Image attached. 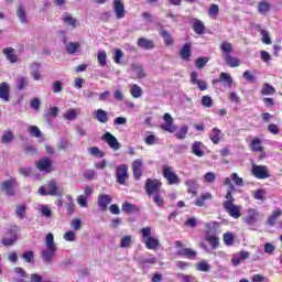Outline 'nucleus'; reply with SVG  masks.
<instances>
[{"label": "nucleus", "instance_id": "22", "mask_svg": "<svg viewBox=\"0 0 282 282\" xmlns=\"http://www.w3.org/2000/svg\"><path fill=\"white\" fill-rule=\"evenodd\" d=\"M137 263L141 267L144 268V265H155L158 263V258L153 257L150 254L148 258H138Z\"/></svg>", "mask_w": 282, "mask_h": 282}, {"label": "nucleus", "instance_id": "10", "mask_svg": "<svg viewBox=\"0 0 282 282\" xmlns=\"http://www.w3.org/2000/svg\"><path fill=\"white\" fill-rule=\"evenodd\" d=\"M112 10L117 19H124L127 10H124V2L122 0H113Z\"/></svg>", "mask_w": 282, "mask_h": 282}, {"label": "nucleus", "instance_id": "28", "mask_svg": "<svg viewBox=\"0 0 282 282\" xmlns=\"http://www.w3.org/2000/svg\"><path fill=\"white\" fill-rule=\"evenodd\" d=\"M261 144H263L261 139L254 138L253 140H251L249 147H250L251 151H254L256 153H262L263 145H261Z\"/></svg>", "mask_w": 282, "mask_h": 282}, {"label": "nucleus", "instance_id": "49", "mask_svg": "<svg viewBox=\"0 0 282 282\" xmlns=\"http://www.w3.org/2000/svg\"><path fill=\"white\" fill-rule=\"evenodd\" d=\"M28 87V78L25 77H19L17 80V89L19 91H23V89Z\"/></svg>", "mask_w": 282, "mask_h": 282}, {"label": "nucleus", "instance_id": "39", "mask_svg": "<svg viewBox=\"0 0 282 282\" xmlns=\"http://www.w3.org/2000/svg\"><path fill=\"white\" fill-rule=\"evenodd\" d=\"M196 270H198V272H210V263L206 260H202L196 263Z\"/></svg>", "mask_w": 282, "mask_h": 282}, {"label": "nucleus", "instance_id": "43", "mask_svg": "<svg viewBox=\"0 0 282 282\" xmlns=\"http://www.w3.org/2000/svg\"><path fill=\"white\" fill-rule=\"evenodd\" d=\"M88 153L89 155H93V158H102L105 155V152L98 147L88 148Z\"/></svg>", "mask_w": 282, "mask_h": 282}, {"label": "nucleus", "instance_id": "23", "mask_svg": "<svg viewBox=\"0 0 282 282\" xmlns=\"http://www.w3.org/2000/svg\"><path fill=\"white\" fill-rule=\"evenodd\" d=\"M58 36H59L62 43H64V45H66V51L68 52V54H72V40L69 39V36H67V32L59 31Z\"/></svg>", "mask_w": 282, "mask_h": 282}, {"label": "nucleus", "instance_id": "56", "mask_svg": "<svg viewBox=\"0 0 282 282\" xmlns=\"http://www.w3.org/2000/svg\"><path fill=\"white\" fill-rule=\"evenodd\" d=\"M53 94H61L63 91V82L56 80L52 84Z\"/></svg>", "mask_w": 282, "mask_h": 282}, {"label": "nucleus", "instance_id": "14", "mask_svg": "<svg viewBox=\"0 0 282 282\" xmlns=\"http://www.w3.org/2000/svg\"><path fill=\"white\" fill-rule=\"evenodd\" d=\"M93 118L97 122L105 124V123L109 122V112L105 111L104 109H97L94 111Z\"/></svg>", "mask_w": 282, "mask_h": 282}, {"label": "nucleus", "instance_id": "7", "mask_svg": "<svg viewBox=\"0 0 282 282\" xmlns=\"http://www.w3.org/2000/svg\"><path fill=\"white\" fill-rule=\"evenodd\" d=\"M116 175L118 184H127V180H129V167L127 166V164L119 165L117 167Z\"/></svg>", "mask_w": 282, "mask_h": 282}, {"label": "nucleus", "instance_id": "60", "mask_svg": "<svg viewBox=\"0 0 282 282\" xmlns=\"http://www.w3.org/2000/svg\"><path fill=\"white\" fill-rule=\"evenodd\" d=\"M131 236H123L120 241V248H129V246H131Z\"/></svg>", "mask_w": 282, "mask_h": 282}, {"label": "nucleus", "instance_id": "54", "mask_svg": "<svg viewBox=\"0 0 282 282\" xmlns=\"http://www.w3.org/2000/svg\"><path fill=\"white\" fill-rule=\"evenodd\" d=\"M87 197L85 195H79L76 199L77 204L79 205V208H87L89 206V203L87 202Z\"/></svg>", "mask_w": 282, "mask_h": 282}, {"label": "nucleus", "instance_id": "55", "mask_svg": "<svg viewBox=\"0 0 282 282\" xmlns=\"http://www.w3.org/2000/svg\"><path fill=\"white\" fill-rule=\"evenodd\" d=\"M217 176L215 175L214 172H207L204 176L203 180L206 182V184H213Z\"/></svg>", "mask_w": 282, "mask_h": 282}, {"label": "nucleus", "instance_id": "2", "mask_svg": "<svg viewBox=\"0 0 282 282\" xmlns=\"http://www.w3.org/2000/svg\"><path fill=\"white\" fill-rule=\"evenodd\" d=\"M163 177L167 181V184L170 186H173L175 184H180L181 180L180 176L173 171V167L169 165H163L162 167Z\"/></svg>", "mask_w": 282, "mask_h": 282}, {"label": "nucleus", "instance_id": "33", "mask_svg": "<svg viewBox=\"0 0 282 282\" xmlns=\"http://www.w3.org/2000/svg\"><path fill=\"white\" fill-rule=\"evenodd\" d=\"M209 199H213L212 193L202 194L200 197H198L195 200V206H198L199 208H202V206H204L206 204V202H208Z\"/></svg>", "mask_w": 282, "mask_h": 282}, {"label": "nucleus", "instance_id": "47", "mask_svg": "<svg viewBox=\"0 0 282 282\" xmlns=\"http://www.w3.org/2000/svg\"><path fill=\"white\" fill-rule=\"evenodd\" d=\"M40 213L42 217H45L46 219H50L52 217V209L47 205H42L40 207Z\"/></svg>", "mask_w": 282, "mask_h": 282}, {"label": "nucleus", "instance_id": "19", "mask_svg": "<svg viewBox=\"0 0 282 282\" xmlns=\"http://www.w3.org/2000/svg\"><path fill=\"white\" fill-rule=\"evenodd\" d=\"M259 220V212L256 209H249L247 217L245 218V223L248 224V226H254L257 221Z\"/></svg>", "mask_w": 282, "mask_h": 282}, {"label": "nucleus", "instance_id": "57", "mask_svg": "<svg viewBox=\"0 0 282 282\" xmlns=\"http://www.w3.org/2000/svg\"><path fill=\"white\" fill-rule=\"evenodd\" d=\"M25 210H26L25 205H22L15 208V215L18 219H25Z\"/></svg>", "mask_w": 282, "mask_h": 282}, {"label": "nucleus", "instance_id": "12", "mask_svg": "<svg viewBox=\"0 0 282 282\" xmlns=\"http://www.w3.org/2000/svg\"><path fill=\"white\" fill-rule=\"evenodd\" d=\"M35 166L37 171H44L45 173L52 172V161L47 158L36 161Z\"/></svg>", "mask_w": 282, "mask_h": 282}, {"label": "nucleus", "instance_id": "6", "mask_svg": "<svg viewBox=\"0 0 282 282\" xmlns=\"http://www.w3.org/2000/svg\"><path fill=\"white\" fill-rule=\"evenodd\" d=\"M160 186H162L160 180L148 178L145 181V192L148 195L158 194L160 192Z\"/></svg>", "mask_w": 282, "mask_h": 282}, {"label": "nucleus", "instance_id": "41", "mask_svg": "<svg viewBox=\"0 0 282 282\" xmlns=\"http://www.w3.org/2000/svg\"><path fill=\"white\" fill-rule=\"evenodd\" d=\"M130 94L132 98H140L142 96V88L138 84H134L130 87Z\"/></svg>", "mask_w": 282, "mask_h": 282}, {"label": "nucleus", "instance_id": "3", "mask_svg": "<svg viewBox=\"0 0 282 282\" xmlns=\"http://www.w3.org/2000/svg\"><path fill=\"white\" fill-rule=\"evenodd\" d=\"M251 175L257 180H268V177H270V170H268V166L265 165H257L252 163Z\"/></svg>", "mask_w": 282, "mask_h": 282}, {"label": "nucleus", "instance_id": "5", "mask_svg": "<svg viewBox=\"0 0 282 282\" xmlns=\"http://www.w3.org/2000/svg\"><path fill=\"white\" fill-rule=\"evenodd\" d=\"M101 140L104 142H106V144H108V147L112 150V151H119V149L122 147L120 144V142L118 141V139L111 134L110 132H106L102 134Z\"/></svg>", "mask_w": 282, "mask_h": 282}, {"label": "nucleus", "instance_id": "32", "mask_svg": "<svg viewBox=\"0 0 282 282\" xmlns=\"http://www.w3.org/2000/svg\"><path fill=\"white\" fill-rule=\"evenodd\" d=\"M46 189L48 195H53V196L61 195V188L58 187V185H56L54 181H51L47 183Z\"/></svg>", "mask_w": 282, "mask_h": 282}, {"label": "nucleus", "instance_id": "20", "mask_svg": "<svg viewBox=\"0 0 282 282\" xmlns=\"http://www.w3.org/2000/svg\"><path fill=\"white\" fill-rule=\"evenodd\" d=\"M257 32H260V36L262 37V43L264 45H272V40L270 39V32L268 30L262 29L261 24H256Z\"/></svg>", "mask_w": 282, "mask_h": 282}, {"label": "nucleus", "instance_id": "34", "mask_svg": "<svg viewBox=\"0 0 282 282\" xmlns=\"http://www.w3.org/2000/svg\"><path fill=\"white\" fill-rule=\"evenodd\" d=\"M205 239L206 241H208V243H210L213 250H216V248H219V237L213 234H207Z\"/></svg>", "mask_w": 282, "mask_h": 282}, {"label": "nucleus", "instance_id": "62", "mask_svg": "<svg viewBox=\"0 0 282 282\" xmlns=\"http://www.w3.org/2000/svg\"><path fill=\"white\" fill-rule=\"evenodd\" d=\"M209 58L208 57H198L196 59V67L198 69H202L205 65L208 64Z\"/></svg>", "mask_w": 282, "mask_h": 282}, {"label": "nucleus", "instance_id": "27", "mask_svg": "<svg viewBox=\"0 0 282 282\" xmlns=\"http://www.w3.org/2000/svg\"><path fill=\"white\" fill-rule=\"evenodd\" d=\"M272 10V4L268 0H262L258 3L259 14H268Z\"/></svg>", "mask_w": 282, "mask_h": 282}, {"label": "nucleus", "instance_id": "13", "mask_svg": "<svg viewBox=\"0 0 282 282\" xmlns=\"http://www.w3.org/2000/svg\"><path fill=\"white\" fill-rule=\"evenodd\" d=\"M144 166V161L142 159H137L132 162V172L134 180H140L142 177V167Z\"/></svg>", "mask_w": 282, "mask_h": 282}, {"label": "nucleus", "instance_id": "50", "mask_svg": "<svg viewBox=\"0 0 282 282\" xmlns=\"http://www.w3.org/2000/svg\"><path fill=\"white\" fill-rule=\"evenodd\" d=\"M200 105H203V107H206L207 109H210V107H213V98L208 95L203 96L200 99Z\"/></svg>", "mask_w": 282, "mask_h": 282}, {"label": "nucleus", "instance_id": "59", "mask_svg": "<svg viewBox=\"0 0 282 282\" xmlns=\"http://www.w3.org/2000/svg\"><path fill=\"white\" fill-rule=\"evenodd\" d=\"M29 133L33 138H41V129H39V127H36V126H30Z\"/></svg>", "mask_w": 282, "mask_h": 282}, {"label": "nucleus", "instance_id": "31", "mask_svg": "<svg viewBox=\"0 0 282 282\" xmlns=\"http://www.w3.org/2000/svg\"><path fill=\"white\" fill-rule=\"evenodd\" d=\"M209 139L212 140L213 144H219L221 141V130L218 128H213L212 132L209 133Z\"/></svg>", "mask_w": 282, "mask_h": 282}, {"label": "nucleus", "instance_id": "16", "mask_svg": "<svg viewBox=\"0 0 282 282\" xmlns=\"http://www.w3.org/2000/svg\"><path fill=\"white\" fill-rule=\"evenodd\" d=\"M57 248L46 247L41 253V257L44 263H52V259H54L56 254Z\"/></svg>", "mask_w": 282, "mask_h": 282}, {"label": "nucleus", "instance_id": "61", "mask_svg": "<svg viewBox=\"0 0 282 282\" xmlns=\"http://www.w3.org/2000/svg\"><path fill=\"white\" fill-rule=\"evenodd\" d=\"M186 133H188V126H183V127L176 132V138H178V140H184V138H186Z\"/></svg>", "mask_w": 282, "mask_h": 282}, {"label": "nucleus", "instance_id": "46", "mask_svg": "<svg viewBox=\"0 0 282 282\" xmlns=\"http://www.w3.org/2000/svg\"><path fill=\"white\" fill-rule=\"evenodd\" d=\"M14 140V135L12 134V131H4L1 137V143L2 144H10Z\"/></svg>", "mask_w": 282, "mask_h": 282}, {"label": "nucleus", "instance_id": "64", "mask_svg": "<svg viewBox=\"0 0 282 282\" xmlns=\"http://www.w3.org/2000/svg\"><path fill=\"white\" fill-rule=\"evenodd\" d=\"M231 180L236 184V186H243V180L239 177V174L234 172L231 174Z\"/></svg>", "mask_w": 282, "mask_h": 282}, {"label": "nucleus", "instance_id": "1", "mask_svg": "<svg viewBox=\"0 0 282 282\" xmlns=\"http://www.w3.org/2000/svg\"><path fill=\"white\" fill-rule=\"evenodd\" d=\"M141 241L148 250H158L160 248V238L153 237L151 227H143L140 229Z\"/></svg>", "mask_w": 282, "mask_h": 282}, {"label": "nucleus", "instance_id": "4", "mask_svg": "<svg viewBox=\"0 0 282 282\" xmlns=\"http://www.w3.org/2000/svg\"><path fill=\"white\" fill-rule=\"evenodd\" d=\"M174 246L177 248L176 254H178V257H187V259H195V257H197V251L191 248H183L184 243L180 240L175 241Z\"/></svg>", "mask_w": 282, "mask_h": 282}, {"label": "nucleus", "instance_id": "37", "mask_svg": "<svg viewBox=\"0 0 282 282\" xmlns=\"http://www.w3.org/2000/svg\"><path fill=\"white\" fill-rule=\"evenodd\" d=\"M13 185L14 181H6L2 183V191H4L7 195L12 196L14 195V187H12Z\"/></svg>", "mask_w": 282, "mask_h": 282}, {"label": "nucleus", "instance_id": "26", "mask_svg": "<svg viewBox=\"0 0 282 282\" xmlns=\"http://www.w3.org/2000/svg\"><path fill=\"white\" fill-rule=\"evenodd\" d=\"M132 74L134 78H145L147 73H144V67L141 64L132 65Z\"/></svg>", "mask_w": 282, "mask_h": 282}, {"label": "nucleus", "instance_id": "21", "mask_svg": "<svg viewBox=\"0 0 282 282\" xmlns=\"http://www.w3.org/2000/svg\"><path fill=\"white\" fill-rule=\"evenodd\" d=\"M232 76L229 73H220L219 79H214L213 83H223L225 87H232Z\"/></svg>", "mask_w": 282, "mask_h": 282}, {"label": "nucleus", "instance_id": "15", "mask_svg": "<svg viewBox=\"0 0 282 282\" xmlns=\"http://www.w3.org/2000/svg\"><path fill=\"white\" fill-rule=\"evenodd\" d=\"M0 100L10 102V84L7 82L0 84Z\"/></svg>", "mask_w": 282, "mask_h": 282}, {"label": "nucleus", "instance_id": "18", "mask_svg": "<svg viewBox=\"0 0 282 282\" xmlns=\"http://www.w3.org/2000/svg\"><path fill=\"white\" fill-rule=\"evenodd\" d=\"M192 25L195 34H204L206 32V25H204V22L197 18L192 19Z\"/></svg>", "mask_w": 282, "mask_h": 282}, {"label": "nucleus", "instance_id": "38", "mask_svg": "<svg viewBox=\"0 0 282 282\" xmlns=\"http://www.w3.org/2000/svg\"><path fill=\"white\" fill-rule=\"evenodd\" d=\"M191 43H185L183 48L181 50V57L184 61H188V58H191Z\"/></svg>", "mask_w": 282, "mask_h": 282}, {"label": "nucleus", "instance_id": "11", "mask_svg": "<svg viewBox=\"0 0 282 282\" xmlns=\"http://www.w3.org/2000/svg\"><path fill=\"white\" fill-rule=\"evenodd\" d=\"M111 202H113V198L108 194H101L97 199V204L102 213H107V208Z\"/></svg>", "mask_w": 282, "mask_h": 282}, {"label": "nucleus", "instance_id": "45", "mask_svg": "<svg viewBox=\"0 0 282 282\" xmlns=\"http://www.w3.org/2000/svg\"><path fill=\"white\" fill-rule=\"evenodd\" d=\"M122 56H124V53H122V50H120V48L113 50V61H115L116 65H121Z\"/></svg>", "mask_w": 282, "mask_h": 282}, {"label": "nucleus", "instance_id": "48", "mask_svg": "<svg viewBox=\"0 0 282 282\" xmlns=\"http://www.w3.org/2000/svg\"><path fill=\"white\" fill-rule=\"evenodd\" d=\"M45 246L46 248H57L56 243H54V234L50 232L46 235Z\"/></svg>", "mask_w": 282, "mask_h": 282}, {"label": "nucleus", "instance_id": "51", "mask_svg": "<svg viewBox=\"0 0 282 282\" xmlns=\"http://www.w3.org/2000/svg\"><path fill=\"white\" fill-rule=\"evenodd\" d=\"M223 241L225 246H232V243L235 242V236L230 232H226L224 234Z\"/></svg>", "mask_w": 282, "mask_h": 282}, {"label": "nucleus", "instance_id": "58", "mask_svg": "<svg viewBox=\"0 0 282 282\" xmlns=\"http://www.w3.org/2000/svg\"><path fill=\"white\" fill-rule=\"evenodd\" d=\"M208 14L212 19H217V14H219V6L217 4H212L209 7Z\"/></svg>", "mask_w": 282, "mask_h": 282}, {"label": "nucleus", "instance_id": "44", "mask_svg": "<svg viewBox=\"0 0 282 282\" xmlns=\"http://www.w3.org/2000/svg\"><path fill=\"white\" fill-rule=\"evenodd\" d=\"M97 61H98L100 67H105L107 65V52L99 51L97 54Z\"/></svg>", "mask_w": 282, "mask_h": 282}, {"label": "nucleus", "instance_id": "35", "mask_svg": "<svg viewBox=\"0 0 282 282\" xmlns=\"http://www.w3.org/2000/svg\"><path fill=\"white\" fill-rule=\"evenodd\" d=\"M261 94H262V96H272V95L276 94V89L273 88L272 85L264 83L262 85Z\"/></svg>", "mask_w": 282, "mask_h": 282}, {"label": "nucleus", "instance_id": "17", "mask_svg": "<svg viewBox=\"0 0 282 282\" xmlns=\"http://www.w3.org/2000/svg\"><path fill=\"white\" fill-rule=\"evenodd\" d=\"M206 147L204 145L203 142L200 141H195L192 144V153L193 155H195L196 158H204V151H205Z\"/></svg>", "mask_w": 282, "mask_h": 282}, {"label": "nucleus", "instance_id": "9", "mask_svg": "<svg viewBox=\"0 0 282 282\" xmlns=\"http://www.w3.org/2000/svg\"><path fill=\"white\" fill-rule=\"evenodd\" d=\"M137 46L140 50H144V51L149 52L151 50H155V42L148 37H139L137 40Z\"/></svg>", "mask_w": 282, "mask_h": 282}, {"label": "nucleus", "instance_id": "29", "mask_svg": "<svg viewBox=\"0 0 282 282\" xmlns=\"http://www.w3.org/2000/svg\"><path fill=\"white\" fill-rule=\"evenodd\" d=\"M224 61L226 65H228V67H239V65H241V59L232 55H227L226 57H224Z\"/></svg>", "mask_w": 282, "mask_h": 282}, {"label": "nucleus", "instance_id": "8", "mask_svg": "<svg viewBox=\"0 0 282 282\" xmlns=\"http://www.w3.org/2000/svg\"><path fill=\"white\" fill-rule=\"evenodd\" d=\"M223 206L228 215L234 217V219H239V217H241V206L230 203H223Z\"/></svg>", "mask_w": 282, "mask_h": 282}, {"label": "nucleus", "instance_id": "40", "mask_svg": "<svg viewBox=\"0 0 282 282\" xmlns=\"http://www.w3.org/2000/svg\"><path fill=\"white\" fill-rule=\"evenodd\" d=\"M121 210L123 213H128V214H131V213H137L138 210V207L129 202H124L122 204V207H121Z\"/></svg>", "mask_w": 282, "mask_h": 282}, {"label": "nucleus", "instance_id": "30", "mask_svg": "<svg viewBox=\"0 0 282 282\" xmlns=\"http://www.w3.org/2000/svg\"><path fill=\"white\" fill-rule=\"evenodd\" d=\"M185 185L187 186L188 193H192L193 195L197 194V188H199V184L197 183V180L189 178L185 181Z\"/></svg>", "mask_w": 282, "mask_h": 282}, {"label": "nucleus", "instance_id": "24", "mask_svg": "<svg viewBox=\"0 0 282 282\" xmlns=\"http://www.w3.org/2000/svg\"><path fill=\"white\" fill-rule=\"evenodd\" d=\"M2 54H4V56L7 57V61H9V63H17L19 61V57L17 56V54H14V48L12 47H7L2 51Z\"/></svg>", "mask_w": 282, "mask_h": 282}, {"label": "nucleus", "instance_id": "52", "mask_svg": "<svg viewBox=\"0 0 282 282\" xmlns=\"http://www.w3.org/2000/svg\"><path fill=\"white\" fill-rule=\"evenodd\" d=\"M153 202L156 206H159V208H163L165 204L164 198L162 197V195H160V193L154 194Z\"/></svg>", "mask_w": 282, "mask_h": 282}, {"label": "nucleus", "instance_id": "36", "mask_svg": "<svg viewBox=\"0 0 282 282\" xmlns=\"http://www.w3.org/2000/svg\"><path fill=\"white\" fill-rule=\"evenodd\" d=\"M282 215V209L281 208H275L272 215L268 219L269 226H274L276 224V219L281 217Z\"/></svg>", "mask_w": 282, "mask_h": 282}, {"label": "nucleus", "instance_id": "63", "mask_svg": "<svg viewBox=\"0 0 282 282\" xmlns=\"http://www.w3.org/2000/svg\"><path fill=\"white\" fill-rule=\"evenodd\" d=\"M243 78L247 80V83H256L257 82V77L250 70H246L243 73Z\"/></svg>", "mask_w": 282, "mask_h": 282}, {"label": "nucleus", "instance_id": "53", "mask_svg": "<svg viewBox=\"0 0 282 282\" xmlns=\"http://www.w3.org/2000/svg\"><path fill=\"white\" fill-rule=\"evenodd\" d=\"M17 14L21 23H28V19L25 18V9L23 8V6H19Z\"/></svg>", "mask_w": 282, "mask_h": 282}, {"label": "nucleus", "instance_id": "42", "mask_svg": "<svg viewBox=\"0 0 282 282\" xmlns=\"http://www.w3.org/2000/svg\"><path fill=\"white\" fill-rule=\"evenodd\" d=\"M160 35L162 36L165 45H173V37L171 36V33L166 30H161Z\"/></svg>", "mask_w": 282, "mask_h": 282}, {"label": "nucleus", "instance_id": "25", "mask_svg": "<svg viewBox=\"0 0 282 282\" xmlns=\"http://www.w3.org/2000/svg\"><path fill=\"white\" fill-rule=\"evenodd\" d=\"M220 51L223 53V58H225L235 52V47L231 43L225 41L220 44Z\"/></svg>", "mask_w": 282, "mask_h": 282}]
</instances>
